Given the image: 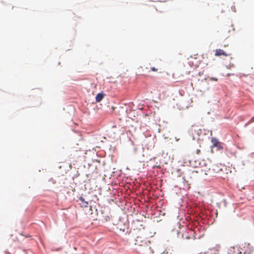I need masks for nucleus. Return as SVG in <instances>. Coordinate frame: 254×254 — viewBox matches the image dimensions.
Masks as SVG:
<instances>
[{"label": "nucleus", "instance_id": "20e7f679", "mask_svg": "<svg viewBox=\"0 0 254 254\" xmlns=\"http://www.w3.org/2000/svg\"><path fill=\"white\" fill-rule=\"evenodd\" d=\"M79 201H80L79 204L81 205V206L84 207H87L88 206V201H86L82 196H80L79 198Z\"/></svg>", "mask_w": 254, "mask_h": 254}, {"label": "nucleus", "instance_id": "7ed1b4c3", "mask_svg": "<svg viewBox=\"0 0 254 254\" xmlns=\"http://www.w3.org/2000/svg\"><path fill=\"white\" fill-rule=\"evenodd\" d=\"M215 56H224L225 57H227V56H230V54L226 53L223 50L216 49L215 51Z\"/></svg>", "mask_w": 254, "mask_h": 254}, {"label": "nucleus", "instance_id": "f257e3e1", "mask_svg": "<svg viewBox=\"0 0 254 254\" xmlns=\"http://www.w3.org/2000/svg\"><path fill=\"white\" fill-rule=\"evenodd\" d=\"M135 244L139 246V252L148 253L151 251L150 242L146 240H142L140 237H137Z\"/></svg>", "mask_w": 254, "mask_h": 254}, {"label": "nucleus", "instance_id": "1a4fd4ad", "mask_svg": "<svg viewBox=\"0 0 254 254\" xmlns=\"http://www.w3.org/2000/svg\"><path fill=\"white\" fill-rule=\"evenodd\" d=\"M151 70L152 71H157L158 69H157V68H155V67H151Z\"/></svg>", "mask_w": 254, "mask_h": 254}, {"label": "nucleus", "instance_id": "0eeeda50", "mask_svg": "<svg viewBox=\"0 0 254 254\" xmlns=\"http://www.w3.org/2000/svg\"><path fill=\"white\" fill-rule=\"evenodd\" d=\"M215 147H217L218 149H223V147L222 146V145L220 142Z\"/></svg>", "mask_w": 254, "mask_h": 254}, {"label": "nucleus", "instance_id": "9d476101", "mask_svg": "<svg viewBox=\"0 0 254 254\" xmlns=\"http://www.w3.org/2000/svg\"><path fill=\"white\" fill-rule=\"evenodd\" d=\"M210 79L211 80H213V81H217L218 80L217 78H215V77H211L210 78Z\"/></svg>", "mask_w": 254, "mask_h": 254}, {"label": "nucleus", "instance_id": "f03ea898", "mask_svg": "<svg viewBox=\"0 0 254 254\" xmlns=\"http://www.w3.org/2000/svg\"><path fill=\"white\" fill-rule=\"evenodd\" d=\"M166 84L165 83L158 82L153 89V92H165Z\"/></svg>", "mask_w": 254, "mask_h": 254}, {"label": "nucleus", "instance_id": "423d86ee", "mask_svg": "<svg viewBox=\"0 0 254 254\" xmlns=\"http://www.w3.org/2000/svg\"><path fill=\"white\" fill-rule=\"evenodd\" d=\"M211 142L213 143V146H216L219 143L216 139L215 138H212L211 139Z\"/></svg>", "mask_w": 254, "mask_h": 254}, {"label": "nucleus", "instance_id": "39448f33", "mask_svg": "<svg viewBox=\"0 0 254 254\" xmlns=\"http://www.w3.org/2000/svg\"><path fill=\"white\" fill-rule=\"evenodd\" d=\"M104 94L102 93L97 94V95L96 96V101L97 102H100L104 98Z\"/></svg>", "mask_w": 254, "mask_h": 254}, {"label": "nucleus", "instance_id": "9b49d317", "mask_svg": "<svg viewBox=\"0 0 254 254\" xmlns=\"http://www.w3.org/2000/svg\"><path fill=\"white\" fill-rule=\"evenodd\" d=\"M196 153L197 155L199 154L200 153V150L199 149H197L196 150Z\"/></svg>", "mask_w": 254, "mask_h": 254}, {"label": "nucleus", "instance_id": "f8f14e48", "mask_svg": "<svg viewBox=\"0 0 254 254\" xmlns=\"http://www.w3.org/2000/svg\"><path fill=\"white\" fill-rule=\"evenodd\" d=\"M234 250H235V248H234V247H233V248H231L230 249V251L231 252H232V251H233H233H234Z\"/></svg>", "mask_w": 254, "mask_h": 254}, {"label": "nucleus", "instance_id": "ddd939ff", "mask_svg": "<svg viewBox=\"0 0 254 254\" xmlns=\"http://www.w3.org/2000/svg\"><path fill=\"white\" fill-rule=\"evenodd\" d=\"M240 76H241V77H242V76H246V75H245L244 74H243V73H241V74H240Z\"/></svg>", "mask_w": 254, "mask_h": 254}, {"label": "nucleus", "instance_id": "6e6552de", "mask_svg": "<svg viewBox=\"0 0 254 254\" xmlns=\"http://www.w3.org/2000/svg\"><path fill=\"white\" fill-rule=\"evenodd\" d=\"M253 122H254V116L249 121V122L246 125V126L248 125L249 124L252 123Z\"/></svg>", "mask_w": 254, "mask_h": 254}]
</instances>
